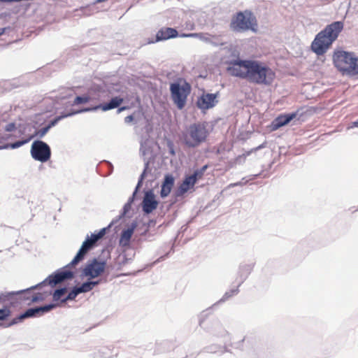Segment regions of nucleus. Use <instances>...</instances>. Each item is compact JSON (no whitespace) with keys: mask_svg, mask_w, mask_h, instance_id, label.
Masks as SVG:
<instances>
[{"mask_svg":"<svg viewBox=\"0 0 358 358\" xmlns=\"http://www.w3.org/2000/svg\"><path fill=\"white\" fill-rule=\"evenodd\" d=\"M227 72L231 76L245 79L257 85H270L275 73L266 64L252 59H236L227 63Z\"/></svg>","mask_w":358,"mask_h":358,"instance_id":"f257e3e1","label":"nucleus"},{"mask_svg":"<svg viewBox=\"0 0 358 358\" xmlns=\"http://www.w3.org/2000/svg\"><path fill=\"white\" fill-rule=\"evenodd\" d=\"M343 28L344 23L341 21L334 22L327 25L316 35L312 42L310 48L313 52L317 55L325 54L332 43L338 38Z\"/></svg>","mask_w":358,"mask_h":358,"instance_id":"f03ea898","label":"nucleus"},{"mask_svg":"<svg viewBox=\"0 0 358 358\" xmlns=\"http://www.w3.org/2000/svg\"><path fill=\"white\" fill-rule=\"evenodd\" d=\"M230 28L236 32L258 31V22L255 15L248 10L238 12L233 16Z\"/></svg>","mask_w":358,"mask_h":358,"instance_id":"7ed1b4c3","label":"nucleus"},{"mask_svg":"<svg viewBox=\"0 0 358 358\" xmlns=\"http://www.w3.org/2000/svg\"><path fill=\"white\" fill-rule=\"evenodd\" d=\"M208 136V131L204 123L198 122L190 124L182 133V139L189 148H195L205 142Z\"/></svg>","mask_w":358,"mask_h":358,"instance_id":"20e7f679","label":"nucleus"},{"mask_svg":"<svg viewBox=\"0 0 358 358\" xmlns=\"http://www.w3.org/2000/svg\"><path fill=\"white\" fill-rule=\"evenodd\" d=\"M170 92L173 103L181 110L186 105L187 96L191 92V86L186 81H183L182 84L173 83L170 85Z\"/></svg>","mask_w":358,"mask_h":358,"instance_id":"39448f33","label":"nucleus"},{"mask_svg":"<svg viewBox=\"0 0 358 358\" xmlns=\"http://www.w3.org/2000/svg\"><path fill=\"white\" fill-rule=\"evenodd\" d=\"M112 226V222L108 224L107 227H104L99 230L97 233L92 234L90 236H87L86 240L83 243L81 248L78 252L71 261V264L72 266L76 265L79 262L83 259L85 255L87 252L91 250L96 244V243L103 238L106 234V231Z\"/></svg>","mask_w":358,"mask_h":358,"instance_id":"423d86ee","label":"nucleus"},{"mask_svg":"<svg viewBox=\"0 0 358 358\" xmlns=\"http://www.w3.org/2000/svg\"><path fill=\"white\" fill-rule=\"evenodd\" d=\"M353 53L344 50H335L333 53L332 59L334 65L343 76H345L348 71V68L352 62Z\"/></svg>","mask_w":358,"mask_h":358,"instance_id":"0eeeda50","label":"nucleus"},{"mask_svg":"<svg viewBox=\"0 0 358 358\" xmlns=\"http://www.w3.org/2000/svg\"><path fill=\"white\" fill-rule=\"evenodd\" d=\"M31 155L35 160L45 162L51 157V150L48 145L45 142L36 141L32 143Z\"/></svg>","mask_w":358,"mask_h":358,"instance_id":"6e6552de","label":"nucleus"},{"mask_svg":"<svg viewBox=\"0 0 358 358\" xmlns=\"http://www.w3.org/2000/svg\"><path fill=\"white\" fill-rule=\"evenodd\" d=\"M55 307V304H49L41 307L29 308L23 314H21L18 317L14 318L9 325L17 324V322L22 321L23 319L27 317L41 316Z\"/></svg>","mask_w":358,"mask_h":358,"instance_id":"1a4fd4ad","label":"nucleus"},{"mask_svg":"<svg viewBox=\"0 0 358 358\" xmlns=\"http://www.w3.org/2000/svg\"><path fill=\"white\" fill-rule=\"evenodd\" d=\"M106 268V263L93 259L88 262L83 269V274L90 278H94L101 275Z\"/></svg>","mask_w":358,"mask_h":358,"instance_id":"9d476101","label":"nucleus"},{"mask_svg":"<svg viewBox=\"0 0 358 358\" xmlns=\"http://www.w3.org/2000/svg\"><path fill=\"white\" fill-rule=\"evenodd\" d=\"M216 94H203L197 100L196 105L202 110L210 109L217 103Z\"/></svg>","mask_w":358,"mask_h":358,"instance_id":"9b49d317","label":"nucleus"},{"mask_svg":"<svg viewBox=\"0 0 358 358\" xmlns=\"http://www.w3.org/2000/svg\"><path fill=\"white\" fill-rule=\"evenodd\" d=\"M158 201L155 199L154 193L150 190L146 192L142 202L143 210L145 213L149 214L157 209Z\"/></svg>","mask_w":358,"mask_h":358,"instance_id":"f8f14e48","label":"nucleus"},{"mask_svg":"<svg viewBox=\"0 0 358 358\" xmlns=\"http://www.w3.org/2000/svg\"><path fill=\"white\" fill-rule=\"evenodd\" d=\"M73 277V273L69 271H59L54 275H50L47 279H45L42 283L44 285H50L51 286H55L58 283L62 282L66 279H71Z\"/></svg>","mask_w":358,"mask_h":358,"instance_id":"ddd939ff","label":"nucleus"},{"mask_svg":"<svg viewBox=\"0 0 358 358\" xmlns=\"http://www.w3.org/2000/svg\"><path fill=\"white\" fill-rule=\"evenodd\" d=\"M297 115V113L289 114H280L275 117L271 122V127L272 131H275L279 128L287 124Z\"/></svg>","mask_w":358,"mask_h":358,"instance_id":"4468645a","label":"nucleus"},{"mask_svg":"<svg viewBox=\"0 0 358 358\" xmlns=\"http://www.w3.org/2000/svg\"><path fill=\"white\" fill-rule=\"evenodd\" d=\"M178 36L176 29L170 27L162 28L156 34V39L155 42L167 40L171 38H175ZM154 43V41H149L148 43Z\"/></svg>","mask_w":358,"mask_h":358,"instance_id":"2eb2a0df","label":"nucleus"},{"mask_svg":"<svg viewBox=\"0 0 358 358\" xmlns=\"http://www.w3.org/2000/svg\"><path fill=\"white\" fill-rule=\"evenodd\" d=\"M196 183L194 178L191 177L190 176H185L184 180L180 184L178 189V195L182 196L188 190L194 188V185Z\"/></svg>","mask_w":358,"mask_h":358,"instance_id":"dca6fc26","label":"nucleus"},{"mask_svg":"<svg viewBox=\"0 0 358 358\" xmlns=\"http://www.w3.org/2000/svg\"><path fill=\"white\" fill-rule=\"evenodd\" d=\"M174 185V178L171 175H166L164 179L160 191V196L166 197L171 192Z\"/></svg>","mask_w":358,"mask_h":358,"instance_id":"f3484780","label":"nucleus"},{"mask_svg":"<svg viewBox=\"0 0 358 358\" xmlns=\"http://www.w3.org/2000/svg\"><path fill=\"white\" fill-rule=\"evenodd\" d=\"M136 228V224H132V226L128 228L126 230H124L120 236V245L122 247H128L130 243V240L134 234V229Z\"/></svg>","mask_w":358,"mask_h":358,"instance_id":"a211bd4d","label":"nucleus"},{"mask_svg":"<svg viewBox=\"0 0 358 358\" xmlns=\"http://www.w3.org/2000/svg\"><path fill=\"white\" fill-rule=\"evenodd\" d=\"M351 61L345 76L350 77L358 76V57L355 53H353Z\"/></svg>","mask_w":358,"mask_h":358,"instance_id":"6ab92c4d","label":"nucleus"},{"mask_svg":"<svg viewBox=\"0 0 358 358\" xmlns=\"http://www.w3.org/2000/svg\"><path fill=\"white\" fill-rule=\"evenodd\" d=\"M97 282H86L82 284L80 287H76L79 293L87 292L93 289V287L97 284Z\"/></svg>","mask_w":358,"mask_h":358,"instance_id":"aec40b11","label":"nucleus"},{"mask_svg":"<svg viewBox=\"0 0 358 358\" xmlns=\"http://www.w3.org/2000/svg\"><path fill=\"white\" fill-rule=\"evenodd\" d=\"M92 99V98L89 94H85L82 96H76L73 101V105L86 103Z\"/></svg>","mask_w":358,"mask_h":358,"instance_id":"412c9836","label":"nucleus"},{"mask_svg":"<svg viewBox=\"0 0 358 358\" xmlns=\"http://www.w3.org/2000/svg\"><path fill=\"white\" fill-rule=\"evenodd\" d=\"M207 168L208 166L205 165L200 169L196 170L192 175H190V176L194 178L195 181L197 182L198 180H200L203 178Z\"/></svg>","mask_w":358,"mask_h":358,"instance_id":"4be33fe9","label":"nucleus"},{"mask_svg":"<svg viewBox=\"0 0 358 358\" xmlns=\"http://www.w3.org/2000/svg\"><path fill=\"white\" fill-rule=\"evenodd\" d=\"M79 292H78V289L75 287L67 295V296L63 299H62V302H66L69 300H73L79 294Z\"/></svg>","mask_w":358,"mask_h":358,"instance_id":"5701e85b","label":"nucleus"},{"mask_svg":"<svg viewBox=\"0 0 358 358\" xmlns=\"http://www.w3.org/2000/svg\"><path fill=\"white\" fill-rule=\"evenodd\" d=\"M66 289L62 288L55 291L53 294V299L54 301H59L62 299V297L66 294Z\"/></svg>","mask_w":358,"mask_h":358,"instance_id":"b1692460","label":"nucleus"},{"mask_svg":"<svg viewBox=\"0 0 358 358\" xmlns=\"http://www.w3.org/2000/svg\"><path fill=\"white\" fill-rule=\"evenodd\" d=\"M10 310L9 308L0 309V320H5L10 315Z\"/></svg>","mask_w":358,"mask_h":358,"instance_id":"393cba45","label":"nucleus"},{"mask_svg":"<svg viewBox=\"0 0 358 358\" xmlns=\"http://www.w3.org/2000/svg\"><path fill=\"white\" fill-rule=\"evenodd\" d=\"M92 109L97 110L101 109L103 111L112 109V100L109 101L106 104H100L99 106H95Z\"/></svg>","mask_w":358,"mask_h":358,"instance_id":"a878e982","label":"nucleus"},{"mask_svg":"<svg viewBox=\"0 0 358 358\" xmlns=\"http://www.w3.org/2000/svg\"><path fill=\"white\" fill-rule=\"evenodd\" d=\"M32 137L33 136H30L27 139L16 141V142L12 143L10 147L12 148H17L23 145L24 144L28 143L32 138Z\"/></svg>","mask_w":358,"mask_h":358,"instance_id":"bb28decb","label":"nucleus"},{"mask_svg":"<svg viewBox=\"0 0 358 358\" xmlns=\"http://www.w3.org/2000/svg\"><path fill=\"white\" fill-rule=\"evenodd\" d=\"M51 125H48L47 127H45L41 129H39L37 132H36V135L38 136H39L40 138H42L43 136H44L47 132L48 131V130L50 129Z\"/></svg>","mask_w":358,"mask_h":358,"instance_id":"cd10ccee","label":"nucleus"},{"mask_svg":"<svg viewBox=\"0 0 358 358\" xmlns=\"http://www.w3.org/2000/svg\"><path fill=\"white\" fill-rule=\"evenodd\" d=\"M44 299V296L41 293L34 294L31 299V302H37L40 301H43Z\"/></svg>","mask_w":358,"mask_h":358,"instance_id":"c85d7f7f","label":"nucleus"},{"mask_svg":"<svg viewBox=\"0 0 358 358\" xmlns=\"http://www.w3.org/2000/svg\"><path fill=\"white\" fill-rule=\"evenodd\" d=\"M90 110H91L90 108H85V109L79 110H77V111H73V112H71V113H68L66 115H63V117H68V116H70V115H74V114H77V113H79L89 111Z\"/></svg>","mask_w":358,"mask_h":358,"instance_id":"c756f323","label":"nucleus"},{"mask_svg":"<svg viewBox=\"0 0 358 358\" xmlns=\"http://www.w3.org/2000/svg\"><path fill=\"white\" fill-rule=\"evenodd\" d=\"M122 102V99L118 97H113V108H117Z\"/></svg>","mask_w":358,"mask_h":358,"instance_id":"7c9ffc66","label":"nucleus"},{"mask_svg":"<svg viewBox=\"0 0 358 358\" xmlns=\"http://www.w3.org/2000/svg\"><path fill=\"white\" fill-rule=\"evenodd\" d=\"M15 129V124L14 123H10L6 125V131H12Z\"/></svg>","mask_w":358,"mask_h":358,"instance_id":"2f4dec72","label":"nucleus"},{"mask_svg":"<svg viewBox=\"0 0 358 358\" xmlns=\"http://www.w3.org/2000/svg\"><path fill=\"white\" fill-rule=\"evenodd\" d=\"M197 34H183L180 35L181 37H194L196 36Z\"/></svg>","mask_w":358,"mask_h":358,"instance_id":"473e14b6","label":"nucleus"},{"mask_svg":"<svg viewBox=\"0 0 358 358\" xmlns=\"http://www.w3.org/2000/svg\"><path fill=\"white\" fill-rule=\"evenodd\" d=\"M133 119H134V117H133V116H132V115H129V116H127V117H125V121H126L127 122H129L132 121V120H133Z\"/></svg>","mask_w":358,"mask_h":358,"instance_id":"72a5a7b5","label":"nucleus"},{"mask_svg":"<svg viewBox=\"0 0 358 358\" xmlns=\"http://www.w3.org/2000/svg\"><path fill=\"white\" fill-rule=\"evenodd\" d=\"M129 208H130V203H127V204H125L124 209V210H127Z\"/></svg>","mask_w":358,"mask_h":358,"instance_id":"f704fd0d","label":"nucleus"},{"mask_svg":"<svg viewBox=\"0 0 358 358\" xmlns=\"http://www.w3.org/2000/svg\"><path fill=\"white\" fill-rule=\"evenodd\" d=\"M5 32L4 28H0V36L3 35Z\"/></svg>","mask_w":358,"mask_h":358,"instance_id":"c9c22d12","label":"nucleus"},{"mask_svg":"<svg viewBox=\"0 0 358 358\" xmlns=\"http://www.w3.org/2000/svg\"><path fill=\"white\" fill-rule=\"evenodd\" d=\"M141 180H142V179L138 182V185H137L136 189V191L134 192V194H135V193L137 192L138 188L141 185Z\"/></svg>","mask_w":358,"mask_h":358,"instance_id":"e433bc0d","label":"nucleus"},{"mask_svg":"<svg viewBox=\"0 0 358 358\" xmlns=\"http://www.w3.org/2000/svg\"><path fill=\"white\" fill-rule=\"evenodd\" d=\"M352 124H353V126L358 127V121L354 122Z\"/></svg>","mask_w":358,"mask_h":358,"instance_id":"4c0bfd02","label":"nucleus"}]
</instances>
